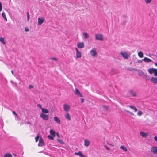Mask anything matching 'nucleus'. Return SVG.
Instances as JSON below:
<instances>
[{
	"label": "nucleus",
	"instance_id": "obj_8",
	"mask_svg": "<svg viewBox=\"0 0 157 157\" xmlns=\"http://www.w3.org/2000/svg\"><path fill=\"white\" fill-rule=\"evenodd\" d=\"M151 82L153 84H157V77H152L151 78Z\"/></svg>",
	"mask_w": 157,
	"mask_h": 157
},
{
	"label": "nucleus",
	"instance_id": "obj_36",
	"mask_svg": "<svg viewBox=\"0 0 157 157\" xmlns=\"http://www.w3.org/2000/svg\"><path fill=\"white\" fill-rule=\"evenodd\" d=\"M126 112H127V113L130 114H131V115H132L133 116L134 115V114L133 113L130 112V111H129L128 110H126Z\"/></svg>",
	"mask_w": 157,
	"mask_h": 157
},
{
	"label": "nucleus",
	"instance_id": "obj_15",
	"mask_svg": "<svg viewBox=\"0 0 157 157\" xmlns=\"http://www.w3.org/2000/svg\"><path fill=\"white\" fill-rule=\"evenodd\" d=\"M144 78L146 81L150 80L151 81V78L149 75H144Z\"/></svg>",
	"mask_w": 157,
	"mask_h": 157
},
{
	"label": "nucleus",
	"instance_id": "obj_33",
	"mask_svg": "<svg viewBox=\"0 0 157 157\" xmlns=\"http://www.w3.org/2000/svg\"><path fill=\"white\" fill-rule=\"evenodd\" d=\"M139 75L140 76H144V75H145L144 73L142 71H140L139 72Z\"/></svg>",
	"mask_w": 157,
	"mask_h": 157
},
{
	"label": "nucleus",
	"instance_id": "obj_18",
	"mask_svg": "<svg viewBox=\"0 0 157 157\" xmlns=\"http://www.w3.org/2000/svg\"><path fill=\"white\" fill-rule=\"evenodd\" d=\"M129 93L133 97H135L136 96V93L132 90H131Z\"/></svg>",
	"mask_w": 157,
	"mask_h": 157
},
{
	"label": "nucleus",
	"instance_id": "obj_54",
	"mask_svg": "<svg viewBox=\"0 0 157 157\" xmlns=\"http://www.w3.org/2000/svg\"><path fill=\"white\" fill-rule=\"evenodd\" d=\"M15 85H16V86H17V84L16 83L15 84Z\"/></svg>",
	"mask_w": 157,
	"mask_h": 157
},
{
	"label": "nucleus",
	"instance_id": "obj_27",
	"mask_svg": "<svg viewBox=\"0 0 157 157\" xmlns=\"http://www.w3.org/2000/svg\"><path fill=\"white\" fill-rule=\"evenodd\" d=\"M120 148L123 150L125 151H126L127 150V148L123 145H121L120 147Z\"/></svg>",
	"mask_w": 157,
	"mask_h": 157
},
{
	"label": "nucleus",
	"instance_id": "obj_42",
	"mask_svg": "<svg viewBox=\"0 0 157 157\" xmlns=\"http://www.w3.org/2000/svg\"><path fill=\"white\" fill-rule=\"evenodd\" d=\"M25 31L27 32L29 30V29L28 28H25Z\"/></svg>",
	"mask_w": 157,
	"mask_h": 157
},
{
	"label": "nucleus",
	"instance_id": "obj_45",
	"mask_svg": "<svg viewBox=\"0 0 157 157\" xmlns=\"http://www.w3.org/2000/svg\"><path fill=\"white\" fill-rule=\"evenodd\" d=\"M81 102L82 103H83L84 102V99L83 98H82L81 99Z\"/></svg>",
	"mask_w": 157,
	"mask_h": 157
},
{
	"label": "nucleus",
	"instance_id": "obj_25",
	"mask_svg": "<svg viewBox=\"0 0 157 157\" xmlns=\"http://www.w3.org/2000/svg\"><path fill=\"white\" fill-rule=\"evenodd\" d=\"M138 55L140 58H142L143 57V54L141 51H139L138 52Z\"/></svg>",
	"mask_w": 157,
	"mask_h": 157
},
{
	"label": "nucleus",
	"instance_id": "obj_10",
	"mask_svg": "<svg viewBox=\"0 0 157 157\" xmlns=\"http://www.w3.org/2000/svg\"><path fill=\"white\" fill-rule=\"evenodd\" d=\"M151 152L155 154H157V147L154 146L152 147L151 149Z\"/></svg>",
	"mask_w": 157,
	"mask_h": 157
},
{
	"label": "nucleus",
	"instance_id": "obj_9",
	"mask_svg": "<svg viewBox=\"0 0 157 157\" xmlns=\"http://www.w3.org/2000/svg\"><path fill=\"white\" fill-rule=\"evenodd\" d=\"M45 20L44 18L42 17L41 18H39L38 19V25H41L42 24Z\"/></svg>",
	"mask_w": 157,
	"mask_h": 157
},
{
	"label": "nucleus",
	"instance_id": "obj_6",
	"mask_svg": "<svg viewBox=\"0 0 157 157\" xmlns=\"http://www.w3.org/2000/svg\"><path fill=\"white\" fill-rule=\"evenodd\" d=\"M40 117L44 120L47 121L49 118V116L48 115L44 114V113H41L40 114Z\"/></svg>",
	"mask_w": 157,
	"mask_h": 157
},
{
	"label": "nucleus",
	"instance_id": "obj_21",
	"mask_svg": "<svg viewBox=\"0 0 157 157\" xmlns=\"http://www.w3.org/2000/svg\"><path fill=\"white\" fill-rule=\"evenodd\" d=\"M65 117L68 120H70L71 119V117L70 116L69 113H67L65 115Z\"/></svg>",
	"mask_w": 157,
	"mask_h": 157
},
{
	"label": "nucleus",
	"instance_id": "obj_46",
	"mask_svg": "<svg viewBox=\"0 0 157 157\" xmlns=\"http://www.w3.org/2000/svg\"><path fill=\"white\" fill-rule=\"evenodd\" d=\"M154 139L155 140V141L157 142V136H155L154 137Z\"/></svg>",
	"mask_w": 157,
	"mask_h": 157
},
{
	"label": "nucleus",
	"instance_id": "obj_49",
	"mask_svg": "<svg viewBox=\"0 0 157 157\" xmlns=\"http://www.w3.org/2000/svg\"><path fill=\"white\" fill-rule=\"evenodd\" d=\"M123 16L124 17H126V15H123Z\"/></svg>",
	"mask_w": 157,
	"mask_h": 157
},
{
	"label": "nucleus",
	"instance_id": "obj_50",
	"mask_svg": "<svg viewBox=\"0 0 157 157\" xmlns=\"http://www.w3.org/2000/svg\"><path fill=\"white\" fill-rule=\"evenodd\" d=\"M11 73H12V74L13 75V70L11 71Z\"/></svg>",
	"mask_w": 157,
	"mask_h": 157
},
{
	"label": "nucleus",
	"instance_id": "obj_19",
	"mask_svg": "<svg viewBox=\"0 0 157 157\" xmlns=\"http://www.w3.org/2000/svg\"><path fill=\"white\" fill-rule=\"evenodd\" d=\"M82 54L81 52L79 51L76 52V57L77 58H80Z\"/></svg>",
	"mask_w": 157,
	"mask_h": 157
},
{
	"label": "nucleus",
	"instance_id": "obj_1",
	"mask_svg": "<svg viewBox=\"0 0 157 157\" xmlns=\"http://www.w3.org/2000/svg\"><path fill=\"white\" fill-rule=\"evenodd\" d=\"M148 71L150 74H154L155 76H157V69L153 68H150L148 70Z\"/></svg>",
	"mask_w": 157,
	"mask_h": 157
},
{
	"label": "nucleus",
	"instance_id": "obj_44",
	"mask_svg": "<svg viewBox=\"0 0 157 157\" xmlns=\"http://www.w3.org/2000/svg\"><path fill=\"white\" fill-rule=\"evenodd\" d=\"M51 59L54 60L55 61H56L57 60V59L56 58H52Z\"/></svg>",
	"mask_w": 157,
	"mask_h": 157
},
{
	"label": "nucleus",
	"instance_id": "obj_14",
	"mask_svg": "<svg viewBox=\"0 0 157 157\" xmlns=\"http://www.w3.org/2000/svg\"><path fill=\"white\" fill-rule=\"evenodd\" d=\"M84 145L86 147H88L90 143L89 140L87 139H85L84 140Z\"/></svg>",
	"mask_w": 157,
	"mask_h": 157
},
{
	"label": "nucleus",
	"instance_id": "obj_22",
	"mask_svg": "<svg viewBox=\"0 0 157 157\" xmlns=\"http://www.w3.org/2000/svg\"><path fill=\"white\" fill-rule=\"evenodd\" d=\"M41 110L43 113H48L49 111L47 109H45L43 108L41 109Z\"/></svg>",
	"mask_w": 157,
	"mask_h": 157
},
{
	"label": "nucleus",
	"instance_id": "obj_2",
	"mask_svg": "<svg viewBox=\"0 0 157 157\" xmlns=\"http://www.w3.org/2000/svg\"><path fill=\"white\" fill-rule=\"evenodd\" d=\"M121 54L122 57L125 59H127L130 55V54H128L127 52H123L122 51H121Z\"/></svg>",
	"mask_w": 157,
	"mask_h": 157
},
{
	"label": "nucleus",
	"instance_id": "obj_23",
	"mask_svg": "<svg viewBox=\"0 0 157 157\" xmlns=\"http://www.w3.org/2000/svg\"><path fill=\"white\" fill-rule=\"evenodd\" d=\"M83 35L84 36V38L85 39H87L89 37V36L87 33H86L84 32L83 33Z\"/></svg>",
	"mask_w": 157,
	"mask_h": 157
},
{
	"label": "nucleus",
	"instance_id": "obj_12",
	"mask_svg": "<svg viewBox=\"0 0 157 157\" xmlns=\"http://www.w3.org/2000/svg\"><path fill=\"white\" fill-rule=\"evenodd\" d=\"M44 144V141L43 139L42 138H40L39 139L38 146L40 147H42L43 146Z\"/></svg>",
	"mask_w": 157,
	"mask_h": 157
},
{
	"label": "nucleus",
	"instance_id": "obj_32",
	"mask_svg": "<svg viewBox=\"0 0 157 157\" xmlns=\"http://www.w3.org/2000/svg\"><path fill=\"white\" fill-rule=\"evenodd\" d=\"M53 137L52 136H51L50 135H48V139L50 140H54Z\"/></svg>",
	"mask_w": 157,
	"mask_h": 157
},
{
	"label": "nucleus",
	"instance_id": "obj_30",
	"mask_svg": "<svg viewBox=\"0 0 157 157\" xmlns=\"http://www.w3.org/2000/svg\"><path fill=\"white\" fill-rule=\"evenodd\" d=\"M2 15L3 17L4 18L5 20H6V21H7V19L6 17V14L4 12H3L2 14Z\"/></svg>",
	"mask_w": 157,
	"mask_h": 157
},
{
	"label": "nucleus",
	"instance_id": "obj_16",
	"mask_svg": "<svg viewBox=\"0 0 157 157\" xmlns=\"http://www.w3.org/2000/svg\"><path fill=\"white\" fill-rule=\"evenodd\" d=\"M140 134L142 137H145L147 136V133H145L141 131L140 132Z\"/></svg>",
	"mask_w": 157,
	"mask_h": 157
},
{
	"label": "nucleus",
	"instance_id": "obj_38",
	"mask_svg": "<svg viewBox=\"0 0 157 157\" xmlns=\"http://www.w3.org/2000/svg\"><path fill=\"white\" fill-rule=\"evenodd\" d=\"M30 17V15L29 13V12H27V20L29 21V18Z\"/></svg>",
	"mask_w": 157,
	"mask_h": 157
},
{
	"label": "nucleus",
	"instance_id": "obj_37",
	"mask_svg": "<svg viewBox=\"0 0 157 157\" xmlns=\"http://www.w3.org/2000/svg\"><path fill=\"white\" fill-rule=\"evenodd\" d=\"M39 136L38 135L35 138V141L36 142H37V141H38V139H39Z\"/></svg>",
	"mask_w": 157,
	"mask_h": 157
},
{
	"label": "nucleus",
	"instance_id": "obj_55",
	"mask_svg": "<svg viewBox=\"0 0 157 157\" xmlns=\"http://www.w3.org/2000/svg\"><path fill=\"white\" fill-rule=\"evenodd\" d=\"M14 155H15H15H16L15 154H14Z\"/></svg>",
	"mask_w": 157,
	"mask_h": 157
},
{
	"label": "nucleus",
	"instance_id": "obj_20",
	"mask_svg": "<svg viewBox=\"0 0 157 157\" xmlns=\"http://www.w3.org/2000/svg\"><path fill=\"white\" fill-rule=\"evenodd\" d=\"M143 60L145 62L147 63L150 62L151 61V60L150 59L146 57L144 58Z\"/></svg>",
	"mask_w": 157,
	"mask_h": 157
},
{
	"label": "nucleus",
	"instance_id": "obj_17",
	"mask_svg": "<svg viewBox=\"0 0 157 157\" xmlns=\"http://www.w3.org/2000/svg\"><path fill=\"white\" fill-rule=\"evenodd\" d=\"M75 155H79L80 157H86L80 151H79L78 152L75 153Z\"/></svg>",
	"mask_w": 157,
	"mask_h": 157
},
{
	"label": "nucleus",
	"instance_id": "obj_48",
	"mask_svg": "<svg viewBox=\"0 0 157 157\" xmlns=\"http://www.w3.org/2000/svg\"><path fill=\"white\" fill-rule=\"evenodd\" d=\"M128 70H129V71H132L133 70V69H132V68H128Z\"/></svg>",
	"mask_w": 157,
	"mask_h": 157
},
{
	"label": "nucleus",
	"instance_id": "obj_28",
	"mask_svg": "<svg viewBox=\"0 0 157 157\" xmlns=\"http://www.w3.org/2000/svg\"><path fill=\"white\" fill-rule=\"evenodd\" d=\"M57 141L61 144H64V142L61 140L59 139H57Z\"/></svg>",
	"mask_w": 157,
	"mask_h": 157
},
{
	"label": "nucleus",
	"instance_id": "obj_11",
	"mask_svg": "<svg viewBox=\"0 0 157 157\" xmlns=\"http://www.w3.org/2000/svg\"><path fill=\"white\" fill-rule=\"evenodd\" d=\"M84 46V44L83 42H78L77 47L78 48H82Z\"/></svg>",
	"mask_w": 157,
	"mask_h": 157
},
{
	"label": "nucleus",
	"instance_id": "obj_39",
	"mask_svg": "<svg viewBox=\"0 0 157 157\" xmlns=\"http://www.w3.org/2000/svg\"><path fill=\"white\" fill-rule=\"evenodd\" d=\"M37 106L40 109H41L42 108V106L40 104H38L37 105Z\"/></svg>",
	"mask_w": 157,
	"mask_h": 157
},
{
	"label": "nucleus",
	"instance_id": "obj_4",
	"mask_svg": "<svg viewBox=\"0 0 157 157\" xmlns=\"http://www.w3.org/2000/svg\"><path fill=\"white\" fill-rule=\"evenodd\" d=\"M95 39L96 40L100 41L103 40V36L100 34H96L95 35Z\"/></svg>",
	"mask_w": 157,
	"mask_h": 157
},
{
	"label": "nucleus",
	"instance_id": "obj_31",
	"mask_svg": "<svg viewBox=\"0 0 157 157\" xmlns=\"http://www.w3.org/2000/svg\"><path fill=\"white\" fill-rule=\"evenodd\" d=\"M0 41L2 43L4 44H5L6 43L4 41V38H0Z\"/></svg>",
	"mask_w": 157,
	"mask_h": 157
},
{
	"label": "nucleus",
	"instance_id": "obj_26",
	"mask_svg": "<svg viewBox=\"0 0 157 157\" xmlns=\"http://www.w3.org/2000/svg\"><path fill=\"white\" fill-rule=\"evenodd\" d=\"M129 107L131 109L134 110L135 112H136L137 110V109L133 106L130 105L129 106Z\"/></svg>",
	"mask_w": 157,
	"mask_h": 157
},
{
	"label": "nucleus",
	"instance_id": "obj_47",
	"mask_svg": "<svg viewBox=\"0 0 157 157\" xmlns=\"http://www.w3.org/2000/svg\"><path fill=\"white\" fill-rule=\"evenodd\" d=\"M75 49V50H76V52H78L79 51L77 48L76 47Z\"/></svg>",
	"mask_w": 157,
	"mask_h": 157
},
{
	"label": "nucleus",
	"instance_id": "obj_3",
	"mask_svg": "<svg viewBox=\"0 0 157 157\" xmlns=\"http://www.w3.org/2000/svg\"><path fill=\"white\" fill-rule=\"evenodd\" d=\"M90 54L93 57H95L97 55V52L96 51V49L95 48H93L90 51Z\"/></svg>",
	"mask_w": 157,
	"mask_h": 157
},
{
	"label": "nucleus",
	"instance_id": "obj_34",
	"mask_svg": "<svg viewBox=\"0 0 157 157\" xmlns=\"http://www.w3.org/2000/svg\"><path fill=\"white\" fill-rule=\"evenodd\" d=\"M143 114L142 112L141 111H139L137 113V115L138 116H140Z\"/></svg>",
	"mask_w": 157,
	"mask_h": 157
},
{
	"label": "nucleus",
	"instance_id": "obj_53",
	"mask_svg": "<svg viewBox=\"0 0 157 157\" xmlns=\"http://www.w3.org/2000/svg\"><path fill=\"white\" fill-rule=\"evenodd\" d=\"M44 153L45 154H46V155L47 154V153L46 152H44Z\"/></svg>",
	"mask_w": 157,
	"mask_h": 157
},
{
	"label": "nucleus",
	"instance_id": "obj_40",
	"mask_svg": "<svg viewBox=\"0 0 157 157\" xmlns=\"http://www.w3.org/2000/svg\"><path fill=\"white\" fill-rule=\"evenodd\" d=\"M29 89H31L33 88V86L32 85H30L29 86Z\"/></svg>",
	"mask_w": 157,
	"mask_h": 157
},
{
	"label": "nucleus",
	"instance_id": "obj_41",
	"mask_svg": "<svg viewBox=\"0 0 157 157\" xmlns=\"http://www.w3.org/2000/svg\"><path fill=\"white\" fill-rule=\"evenodd\" d=\"M103 107L104 108L106 109V110H108V107L107 106H103Z\"/></svg>",
	"mask_w": 157,
	"mask_h": 157
},
{
	"label": "nucleus",
	"instance_id": "obj_51",
	"mask_svg": "<svg viewBox=\"0 0 157 157\" xmlns=\"http://www.w3.org/2000/svg\"><path fill=\"white\" fill-rule=\"evenodd\" d=\"M57 137H59V135L58 134H57Z\"/></svg>",
	"mask_w": 157,
	"mask_h": 157
},
{
	"label": "nucleus",
	"instance_id": "obj_52",
	"mask_svg": "<svg viewBox=\"0 0 157 157\" xmlns=\"http://www.w3.org/2000/svg\"><path fill=\"white\" fill-rule=\"evenodd\" d=\"M155 65L156 66H157V63H155Z\"/></svg>",
	"mask_w": 157,
	"mask_h": 157
},
{
	"label": "nucleus",
	"instance_id": "obj_24",
	"mask_svg": "<svg viewBox=\"0 0 157 157\" xmlns=\"http://www.w3.org/2000/svg\"><path fill=\"white\" fill-rule=\"evenodd\" d=\"M50 132L51 135L53 137L55 136V132L53 130H50Z\"/></svg>",
	"mask_w": 157,
	"mask_h": 157
},
{
	"label": "nucleus",
	"instance_id": "obj_29",
	"mask_svg": "<svg viewBox=\"0 0 157 157\" xmlns=\"http://www.w3.org/2000/svg\"><path fill=\"white\" fill-rule=\"evenodd\" d=\"M12 155L11 154L7 153L4 155V157H12Z\"/></svg>",
	"mask_w": 157,
	"mask_h": 157
},
{
	"label": "nucleus",
	"instance_id": "obj_7",
	"mask_svg": "<svg viewBox=\"0 0 157 157\" xmlns=\"http://www.w3.org/2000/svg\"><path fill=\"white\" fill-rule=\"evenodd\" d=\"M75 94L79 97H83L81 93L79 90L77 88L75 89Z\"/></svg>",
	"mask_w": 157,
	"mask_h": 157
},
{
	"label": "nucleus",
	"instance_id": "obj_43",
	"mask_svg": "<svg viewBox=\"0 0 157 157\" xmlns=\"http://www.w3.org/2000/svg\"><path fill=\"white\" fill-rule=\"evenodd\" d=\"M13 113L15 115H16V116H17V114L16 113L13 111Z\"/></svg>",
	"mask_w": 157,
	"mask_h": 157
},
{
	"label": "nucleus",
	"instance_id": "obj_13",
	"mask_svg": "<svg viewBox=\"0 0 157 157\" xmlns=\"http://www.w3.org/2000/svg\"><path fill=\"white\" fill-rule=\"evenodd\" d=\"M54 121L56 122V123L59 124H61V122L59 118L57 116H55L54 117Z\"/></svg>",
	"mask_w": 157,
	"mask_h": 157
},
{
	"label": "nucleus",
	"instance_id": "obj_35",
	"mask_svg": "<svg viewBox=\"0 0 157 157\" xmlns=\"http://www.w3.org/2000/svg\"><path fill=\"white\" fill-rule=\"evenodd\" d=\"M144 1L146 4H148L150 3L152 0H144Z\"/></svg>",
	"mask_w": 157,
	"mask_h": 157
},
{
	"label": "nucleus",
	"instance_id": "obj_5",
	"mask_svg": "<svg viewBox=\"0 0 157 157\" xmlns=\"http://www.w3.org/2000/svg\"><path fill=\"white\" fill-rule=\"evenodd\" d=\"M63 107L64 111L67 112H68L70 109V106L66 104H64L63 105Z\"/></svg>",
	"mask_w": 157,
	"mask_h": 157
}]
</instances>
